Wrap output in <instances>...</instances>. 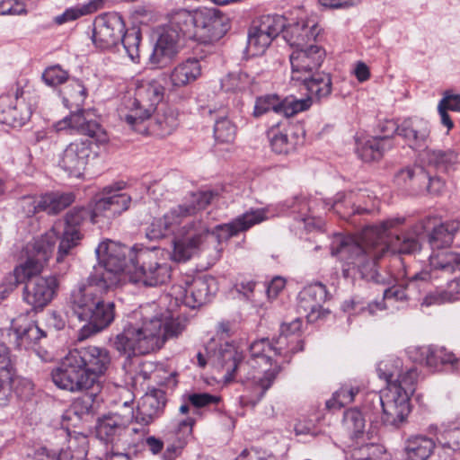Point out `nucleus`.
<instances>
[{
	"label": "nucleus",
	"mask_w": 460,
	"mask_h": 460,
	"mask_svg": "<svg viewBox=\"0 0 460 460\" xmlns=\"http://www.w3.org/2000/svg\"><path fill=\"white\" fill-rule=\"evenodd\" d=\"M184 328V321L172 311L157 312L155 304H147L131 313L122 332L114 337L112 346L128 358L146 355L160 349Z\"/></svg>",
	"instance_id": "1"
},
{
	"label": "nucleus",
	"mask_w": 460,
	"mask_h": 460,
	"mask_svg": "<svg viewBox=\"0 0 460 460\" xmlns=\"http://www.w3.org/2000/svg\"><path fill=\"white\" fill-rule=\"evenodd\" d=\"M404 222V217L396 216L366 228L360 236L337 234L332 243L331 252L343 262V277H354L358 273L367 281L382 282L376 261L388 252L387 233Z\"/></svg>",
	"instance_id": "2"
},
{
	"label": "nucleus",
	"mask_w": 460,
	"mask_h": 460,
	"mask_svg": "<svg viewBox=\"0 0 460 460\" xmlns=\"http://www.w3.org/2000/svg\"><path fill=\"white\" fill-rule=\"evenodd\" d=\"M249 350L252 367V372H249L247 376L252 388L250 402L256 405L271 387L280 372L281 364L289 362L293 354L303 350V341H293L280 332L272 341L261 339L253 341Z\"/></svg>",
	"instance_id": "3"
},
{
	"label": "nucleus",
	"mask_w": 460,
	"mask_h": 460,
	"mask_svg": "<svg viewBox=\"0 0 460 460\" xmlns=\"http://www.w3.org/2000/svg\"><path fill=\"white\" fill-rule=\"evenodd\" d=\"M110 352L88 346L70 350L50 373L54 385L64 391L78 394L92 389L111 366Z\"/></svg>",
	"instance_id": "4"
},
{
	"label": "nucleus",
	"mask_w": 460,
	"mask_h": 460,
	"mask_svg": "<svg viewBox=\"0 0 460 460\" xmlns=\"http://www.w3.org/2000/svg\"><path fill=\"white\" fill-rule=\"evenodd\" d=\"M378 376L387 386L379 396L385 424L399 427L408 417L410 398L416 389L419 372L415 367L403 368L402 359L389 358L379 362Z\"/></svg>",
	"instance_id": "5"
},
{
	"label": "nucleus",
	"mask_w": 460,
	"mask_h": 460,
	"mask_svg": "<svg viewBox=\"0 0 460 460\" xmlns=\"http://www.w3.org/2000/svg\"><path fill=\"white\" fill-rule=\"evenodd\" d=\"M104 288L99 283L85 280L79 283L70 295L71 307L80 321L86 323L80 329L78 340L84 341L107 328L115 317L114 304L105 302Z\"/></svg>",
	"instance_id": "6"
},
{
	"label": "nucleus",
	"mask_w": 460,
	"mask_h": 460,
	"mask_svg": "<svg viewBox=\"0 0 460 460\" xmlns=\"http://www.w3.org/2000/svg\"><path fill=\"white\" fill-rule=\"evenodd\" d=\"M217 195L213 190L191 192L182 203L172 208L162 217L154 219L146 230V237L150 240L167 236L180 238L197 232L199 225L205 223L191 217L205 209Z\"/></svg>",
	"instance_id": "7"
},
{
	"label": "nucleus",
	"mask_w": 460,
	"mask_h": 460,
	"mask_svg": "<svg viewBox=\"0 0 460 460\" xmlns=\"http://www.w3.org/2000/svg\"><path fill=\"white\" fill-rule=\"evenodd\" d=\"M165 28L181 39L209 44L226 34L228 24L226 17L216 9H178L169 13Z\"/></svg>",
	"instance_id": "8"
},
{
	"label": "nucleus",
	"mask_w": 460,
	"mask_h": 460,
	"mask_svg": "<svg viewBox=\"0 0 460 460\" xmlns=\"http://www.w3.org/2000/svg\"><path fill=\"white\" fill-rule=\"evenodd\" d=\"M63 103L72 111L69 115L53 124L56 132H76L93 138L97 145L109 142V135L102 126L93 119L89 110L82 109L87 96V91L83 83L73 79L61 90Z\"/></svg>",
	"instance_id": "9"
},
{
	"label": "nucleus",
	"mask_w": 460,
	"mask_h": 460,
	"mask_svg": "<svg viewBox=\"0 0 460 460\" xmlns=\"http://www.w3.org/2000/svg\"><path fill=\"white\" fill-rule=\"evenodd\" d=\"M133 251L134 246L129 248L111 240L102 242L95 249L98 265L86 280L99 283L104 288L116 287L122 281L124 273L128 278L131 275Z\"/></svg>",
	"instance_id": "10"
},
{
	"label": "nucleus",
	"mask_w": 460,
	"mask_h": 460,
	"mask_svg": "<svg viewBox=\"0 0 460 460\" xmlns=\"http://www.w3.org/2000/svg\"><path fill=\"white\" fill-rule=\"evenodd\" d=\"M58 239L57 226L45 234L34 240L28 248V258L7 274L0 285L1 298L13 291L19 284L31 281L39 275L50 258L57 240Z\"/></svg>",
	"instance_id": "11"
},
{
	"label": "nucleus",
	"mask_w": 460,
	"mask_h": 460,
	"mask_svg": "<svg viewBox=\"0 0 460 460\" xmlns=\"http://www.w3.org/2000/svg\"><path fill=\"white\" fill-rule=\"evenodd\" d=\"M164 97V87L156 81H140L136 84L133 97H128L119 108V116L132 129L145 133L144 123Z\"/></svg>",
	"instance_id": "12"
},
{
	"label": "nucleus",
	"mask_w": 460,
	"mask_h": 460,
	"mask_svg": "<svg viewBox=\"0 0 460 460\" xmlns=\"http://www.w3.org/2000/svg\"><path fill=\"white\" fill-rule=\"evenodd\" d=\"M131 257L134 262L129 280L145 286L155 287L165 284L171 278L172 268L158 257V250L143 244H135Z\"/></svg>",
	"instance_id": "13"
},
{
	"label": "nucleus",
	"mask_w": 460,
	"mask_h": 460,
	"mask_svg": "<svg viewBox=\"0 0 460 460\" xmlns=\"http://www.w3.org/2000/svg\"><path fill=\"white\" fill-rule=\"evenodd\" d=\"M31 87L18 83L15 92L0 96V122L13 128L22 127L31 118L36 105Z\"/></svg>",
	"instance_id": "14"
},
{
	"label": "nucleus",
	"mask_w": 460,
	"mask_h": 460,
	"mask_svg": "<svg viewBox=\"0 0 460 460\" xmlns=\"http://www.w3.org/2000/svg\"><path fill=\"white\" fill-rule=\"evenodd\" d=\"M209 361L212 365L217 367L222 368L225 373L226 380H232L234 374L239 371L243 373L245 376V386L249 393L246 395L241 396V403L243 405H252L250 400L252 396V388L249 385L248 373L252 372V367L250 365V358L247 362H243L242 352L238 351L237 348L231 343H225L221 345L217 350H215L209 355Z\"/></svg>",
	"instance_id": "15"
},
{
	"label": "nucleus",
	"mask_w": 460,
	"mask_h": 460,
	"mask_svg": "<svg viewBox=\"0 0 460 460\" xmlns=\"http://www.w3.org/2000/svg\"><path fill=\"white\" fill-rule=\"evenodd\" d=\"M215 279L211 277H185L181 284L172 288V296L190 308L199 307L215 293Z\"/></svg>",
	"instance_id": "16"
},
{
	"label": "nucleus",
	"mask_w": 460,
	"mask_h": 460,
	"mask_svg": "<svg viewBox=\"0 0 460 460\" xmlns=\"http://www.w3.org/2000/svg\"><path fill=\"white\" fill-rule=\"evenodd\" d=\"M325 56V49L318 44L293 49L289 55L291 82L300 84L301 81L310 78L322 66Z\"/></svg>",
	"instance_id": "17"
},
{
	"label": "nucleus",
	"mask_w": 460,
	"mask_h": 460,
	"mask_svg": "<svg viewBox=\"0 0 460 460\" xmlns=\"http://www.w3.org/2000/svg\"><path fill=\"white\" fill-rule=\"evenodd\" d=\"M285 18L278 14L263 15L254 24L248 34V51L252 56H261L270 47L272 40L283 31Z\"/></svg>",
	"instance_id": "18"
},
{
	"label": "nucleus",
	"mask_w": 460,
	"mask_h": 460,
	"mask_svg": "<svg viewBox=\"0 0 460 460\" xmlns=\"http://www.w3.org/2000/svg\"><path fill=\"white\" fill-rule=\"evenodd\" d=\"M96 156L92 150V142L76 139L69 143L59 155L58 165L69 176L80 178L84 175L90 160Z\"/></svg>",
	"instance_id": "19"
},
{
	"label": "nucleus",
	"mask_w": 460,
	"mask_h": 460,
	"mask_svg": "<svg viewBox=\"0 0 460 460\" xmlns=\"http://www.w3.org/2000/svg\"><path fill=\"white\" fill-rule=\"evenodd\" d=\"M124 31L125 23L119 13L99 15L93 23V42L99 49H110L120 41Z\"/></svg>",
	"instance_id": "20"
},
{
	"label": "nucleus",
	"mask_w": 460,
	"mask_h": 460,
	"mask_svg": "<svg viewBox=\"0 0 460 460\" xmlns=\"http://www.w3.org/2000/svg\"><path fill=\"white\" fill-rule=\"evenodd\" d=\"M385 129L396 132L413 149L423 147L430 133L429 122L418 117L404 119L400 124L388 120L385 122Z\"/></svg>",
	"instance_id": "21"
},
{
	"label": "nucleus",
	"mask_w": 460,
	"mask_h": 460,
	"mask_svg": "<svg viewBox=\"0 0 460 460\" xmlns=\"http://www.w3.org/2000/svg\"><path fill=\"white\" fill-rule=\"evenodd\" d=\"M323 29L314 18H301L291 22L281 31L284 40L293 49L318 44Z\"/></svg>",
	"instance_id": "22"
},
{
	"label": "nucleus",
	"mask_w": 460,
	"mask_h": 460,
	"mask_svg": "<svg viewBox=\"0 0 460 460\" xmlns=\"http://www.w3.org/2000/svg\"><path fill=\"white\" fill-rule=\"evenodd\" d=\"M87 218L91 219V210L83 207L74 208L66 214L63 234L58 245V261H62L70 250L78 244L82 238L79 226Z\"/></svg>",
	"instance_id": "23"
},
{
	"label": "nucleus",
	"mask_w": 460,
	"mask_h": 460,
	"mask_svg": "<svg viewBox=\"0 0 460 460\" xmlns=\"http://www.w3.org/2000/svg\"><path fill=\"white\" fill-rule=\"evenodd\" d=\"M134 419V411L119 414L118 412L104 415L100 418L96 425L97 438L106 444L123 448L125 425Z\"/></svg>",
	"instance_id": "24"
},
{
	"label": "nucleus",
	"mask_w": 460,
	"mask_h": 460,
	"mask_svg": "<svg viewBox=\"0 0 460 460\" xmlns=\"http://www.w3.org/2000/svg\"><path fill=\"white\" fill-rule=\"evenodd\" d=\"M58 280L55 276L36 278L24 288V300L34 310H42L57 295Z\"/></svg>",
	"instance_id": "25"
},
{
	"label": "nucleus",
	"mask_w": 460,
	"mask_h": 460,
	"mask_svg": "<svg viewBox=\"0 0 460 460\" xmlns=\"http://www.w3.org/2000/svg\"><path fill=\"white\" fill-rule=\"evenodd\" d=\"M267 210L264 208L251 209L237 217L227 224L217 225L212 231L218 242L227 241L239 233L249 230L253 226L267 219Z\"/></svg>",
	"instance_id": "26"
},
{
	"label": "nucleus",
	"mask_w": 460,
	"mask_h": 460,
	"mask_svg": "<svg viewBox=\"0 0 460 460\" xmlns=\"http://www.w3.org/2000/svg\"><path fill=\"white\" fill-rule=\"evenodd\" d=\"M411 353L413 360L429 367L437 368L442 366L456 370L460 365V359L445 347L422 346L414 349Z\"/></svg>",
	"instance_id": "27"
},
{
	"label": "nucleus",
	"mask_w": 460,
	"mask_h": 460,
	"mask_svg": "<svg viewBox=\"0 0 460 460\" xmlns=\"http://www.w3.org/2000/svg\"><path fill=\"white\" fill-rule=\"evenodd\" d=\"M202 75L200 61L189 58L175 65L168 74L167 85L170 91H178L195 83Z\"/></svg>",
	"instance_id": "28"
},
{
	"label": "nucleus",
	"mask_w": 460,
	"mask_h": 460,
	"mask_svg": "<svg viewBox=\"0 0 460 460\" xmlns=\"http://www.w3.org/2000/svg\"><path fill=\"white\" fill-rule=\"evenodd\" d=\"M326 287L315 282L305 287L298 296V309L303 311L309 322L316 321L321 316L322 305L327 299Z\"/></svg>",
	"instance_id": "29"
},
{
	"label": "nucleus",
	"mask_w": 460,
	"mask_h": 460,
	"mask_svg": "<svg viewBox=\"0 0 460 460\" xmlns=\"http://www.w3.org/2000/svg\"><path fill=\"white\" fill-rule=\"evenodd\" d=\"M180 40L178 34L164 27L149 57V64L155 68L164 67L169 64L179 52Z\"/></svg>",
	"instance_id": "30"
},
{
	"label": "nucleus",
	"mask_w": 460,
	"mask_h": 460,
	"mask_svg": "<svg viewBox=\"0 0 460 460\" xmlns=\"http://www.w3.org/2000/svg\"><path fill=\"white\" fill-rule=\"evenodd\" d=\"M209 233L210 227L207 224H199L197 232L186 237L173 238L172 259L178 262L190 260Z\"/></svg>",
	"instance_id": "31"
},
{
	"label": "nucleus",
	"mask_w": 460,
	"mask_h": 460,
	"mask_svg": "<svg viewBox=\"0 0 460 460\" xmlns=\"http://www.w3.org/2000/svg\"><path fill=\"white\" fill-rule=\"evenodd\" d=\"M164 406L165 401L161 392L146 394L142 397L134 419L138 424L148 425L160 416Z\"/></svg>",
	"instance_id": "32"
},
{
	"label": "nucleus",
	"mask_w": 460,
	"mask_h": 460,
	"mask_svg": "<svg viewBox=\"0 0 460 460\" xmlns=\"http://www.w3.org/2000/svg\"><path fill=\"white\" fill-rule=\"evenodd\" d=\"M271 149L277 154H288L296 145L293 127L289 123H279L268 130Z\"/></svg>",
	"instance_id": "33"
},
{
	"label": "nucleus",
	"mask_w": 460,
	"mask_h": 460,
	"mask_svg": "<svg viewBox=\"0 0 460 460\" xmlns=\"http://www.w3.org/2000/svg\"><path fill=\"white\" fill-rule=\"evenodd\" d=\"M459 230L460 221L458 220L446 221L436 226L429 234V243L432 251L448 248Z\"/></svg>",
	"instance_id": "34"
},
{
	"label": "nucleus",
	"mask_w": 460,
	"mask_h": 460,
	"mask_svg": "<svg viewBox=\"0 0 460 460\" xmlns=\"http://www.w3.org/2000/svg\"><path fill=\"white\" fill-rule=\"evenodd\" d=\"M435 447L434 440L427 436H411L405 442L406 460H427Z\"/></svg>",
	"instance_id": "35"
},
{
	"label": "nucleus",
	"mask_w": 460,
	"mask_h": 460,
	"mask_svg": "<svg viewBox=\"0 0 460 460\" xmlns=\"http://www.w3.org/2000/svg\"><path fill=\"white\" fill-rule=\"evenodd\" d=\"M15 343L19 349H32L39 341L46 336L35 323H27L24 325L13 324Z\"/></svg>",
	"instance_id": "36"
},
{
	"label": "nucleus",
	"mask_w": 460,
	"mask_h": 460,
	"mask_svg": "<svg viewBox=\"0 0 460 460\" xmlns=\"http://www.w3.org/2000/svg\"><path fill=\"white\" fill-rule=\"evenodd\" d=\"M386 142H388L387 137L358 139L356 152L364 162L379 160Z\"/></svg>",
	"instance_id": "37"
},
{
	"label": "nucleus",
	"mask_w": 460,
	"mask_h": 460,
	"mask_svg": "<svg viewBox=\"0 0 460 460\" xmlns=\"http://www.w3.org/2000/svg\"><path fill=\"white\" fill-rule=\"evenodd\" d=\"M422 160L428 165L438 171L447 172L458 160V155L454 150L426 149L422 154Z\"/></svg>",
	"instance_id": "38"
},
{
	"label": "nucleus",
	"mask_w": 460,
	"mask_h": 460,
	"mask_svg": "<svg viewBox=\"0 0 460 460\" xmlns=\"http://www.w3.org/2000/svg\"><path fill=\"white\" fill-rule=\"evenodd\" d=\"M430 267L447 273L460 270V253L447 249L432 251L429 256Z\"/></svg>",
	"instance_id": "39"
},
{
	"label": "nucleus",
	"mask_w": 460,
	"mask_h": 460,
	"mask_svg": "<svg viewBox=\"0 0 460 460\" xmlns=\"http://www.w3.org/2000/svg\"><path fill=\"white\" fill-rule=\"evenodd\" d=\"M348 454L351 460H390V456L378 444L367 443L358 445V442L349 446Z\"/></svg>",
	"instance_id": "40"
},
{
	"label": "nucleus",
	"mask_w": 460,
	"mask_h": 460,
	"mask_svg": "<svg viewBox=\"0 0 460 460\" xmlns=\"http://www.w3.org/2000/svg\"><path fill=\"white\" fill-rule=\"evenodd\" d=\"M309 93L317 99L329 96L332 93V78L327 73H314L305 81H301Z\"/></svg>",
	"instance_id": "41"
},
{
	"label": "nucleus",
	"mask_w": 460,
	"mask_h": 460,
	"mask_svg": "<svg viewBox=\"0 0 460 460\" xmlns=\"http://www.w3.org/2000/svg\"><path fill=\"white\" fill-rule=\"evenodd\" d=\"M102 4L103 0H91L87 4L67 8L62 14L55 17V22L61 25L68 22L75 21L82 16L95 13L102 7Z\"/></svg>",
	"instance_id": "42"
},
{
	"label": "nucleus",
	"mask_w": 460,
	"mask_h": 460,
	"mask_svg": "<svg viewBox=\"0 0 460 460\" xmlns=\"http://www.w3.org/2000/svg\"><path fill=\"white\" fill-rule=\"evenodd\" d=\"M342 426L352 440L358 439L364 433L366 420L359 410L349 409L344 412Z\"/></svg>",
	"instance_id": "43"
},
{
	"label": "nucleus",
	"mask_w": 460,
	"mask_h": 460,
	"mask_svg": "<svg viewBox=\"0 0 460 460\" xmlns=\"http://www.w3.org/2000/svg\"><path fill=\"white\" fill-rule=\"evenodd\" d=\"M177 126V115L172 109L165 108L156 113L153 130L157 135L165 137L172 134Z\"/></svg>",
	"instance_id": "44"
},
{
	"label": "nucleus",
	"mask_w": 460,
	"mask_h": 460,
	"mask_svg": "<svg viewBox=\"0 0 460 460\" xmlns=\"http://www.w3.org/2000/svg\"><path fill=\"white\" fill-rule=\"evenodd\" d=\"M44 211L49 214H57L67 208L75 200V195L72 192L67 193H47L42 195Z\"/></svg>",
	"instance_id": "45"
},
{
	"label": "nucleus",
	"mask_w": 460,
	"mask_h": 460,
	"mask_svg": "<svg viewBox=\"0 0 460 460\" xmlns=\"http://www.w3.org/2000/svg\"><path fill=\"white\" fill-rule=\"evenodd\" d=\"M252 84V78L244 72L230 73L221 80V87L226 92L245 91Z\"/></svg>",
	"instance_id": "46"
},
{
	"label": "nucleus",
	"mask_w": 460,
	"mask_h": 460,
	"mask_svg": "<svg viewBox=\"0 0 460 460\" xmlns=\"http://www.w3.org/2000/svg\"><path fill=\"white\" fill-rule=\"evenodd\" d=\"M431 275L429 271H421L412 276L408 283L407 288L412 294L411 299L420 301L430 288Z\"/></svg>",
	"instance_id": "47"
},
{
	"label": "nucleus",
	"mask_w": 460,
	"mask_h": 460,
	"mask_svg": "<svg viewBox=\"0 0 460 460\" xmlns=\"http://www.w3.org/2000/svg\"><path fill=\"white\" fill-rule=\"evenodd\" d=\"M358 393V388L342 385L332 394V397L326 402V406L330 410H340L341 407L351 403Z\"/></svg>",
	"instance_id": "48"
},
{
	"label": "nucleus",
	"mask_w": 460,
	"mask_h": 460,
	"mask_svg": "<svg viewBox=\"0 0 460 460\" xmlns=\"http://www.w3.org/2000/svg\"><path fill=\"white\" fill-rule=\"evenodd\" d=\"M120 41L129 58L133 62H137L139 58V44L141 41L140 31L136 28L124 31Z\"/></svg>",
	"instance_id": "49"
},
{
	"label": "nucleus",
	"mask_w": 460,
	"mask_h": 460,
	"mask_svg": "<svg viewBox=\"0 0 460 460\" xmlns=\"http://www.w3.org/2000/svg\"><path fill=\"white\" fill-rule=\"evenodd\" d=\"M312 105L310 97L305 99L285 98L280 100L279 114L290 118L308 110Z\"/></svg>",
	"instance_id": "50"
},
{
	"label": "nucleus",
	"mask_w": 460,
	"mask_h": 460,
	"mask_svg": "<svg viewBox=\"0 0 460 460\" xmlns=\"http://www.w3.org/2000/svg\"><path fill=\"white\" fill-rule=\"evenodd\" d=\"M13 376V369L9 349L6 346L0 344V391L10 386Z\"/></svg>",
	"instance_id": "51"
},
{
	"label": "nucleus",
	"mask_w": 460,
	"mask_h": 460,
	"mask_svg": "<svg viewBox=\"0 0 460 460\" xmlns=\"http://www.w3.org/2000/svg\"><path fill=\"white\" fill-rule=\"evenodd\" d=\"M236 135V128L227 118H220L216 120L214 136L217 142L232 143Z\"/></svg>",
	"instance_id": "52"
},
{
	"label": "nucleus",
	"mask_w": 460,
	"mask_h": 460,
	"mask_svg": "<svg viewBox=\"0 0 460 460\" xmlns=\"http://www.w3.org/2000/svg\"><path fill=\"white\" fill-rule=\"evenodd\" d=\"M280 99L278 95H266L256 100L253 115L260 117L270 111L279 114Z\"/></svg>",
	"instance_id": "53"
},
{
	"label": "nucleus",
	"mask_w": 460,
	"mask_h": 460,
	"mask_svg": "<svg viewBox=\"0 0 460 460\" xmlns=\"http://www.w3.org/2000/svg\"><path fill=\"white\" fill-rule=\"evenodd\" d=\"M110 204V214L117 217L126 211L130 204L131 198L126 193H108L106 195Z\"/></svg>",
	"instance_id": "54"
},
{
	"label": "nucleus",
	"mask_w": 460,
	"mask_h": 460,
	"mask_svg": "<svg viewBox=\"0 0 460 460\" xmlns=\"http://www.w3.org/2000/svg\"><path fill=\"white\" fill-rule=\"evenodd\" d=\"M43 197L40 196H26L22 197L19 201V206L26 217H32L35 214L44 211Z\"/></svg>",
	"instance_id": "55"
},
{
	"label": "nucleus",
	"mask_w": 460,
	"mask_h": 460,
	"mask_svg": "<svg viewBox=\"0 0 460 460\" xmlns=\"http://www.w3.org/2000/svg\"><path fill=\"white\" fill-rule=\"evenodd\" d=\"M412 294L407 288V284H398L384 290L383 298L385 302H406L411 299Z\"/></svg>",
	"instance_id": "56"
},
{
	"label": "nucleus",
	"mask_w": 460,
	"mask_h": 460,
	"mask_svg": "<svg viewBox=\"0 0 460 460\" xmlns=\"http://www.w3.org/2000/svg\"><path fill=\"white\" fill-rule=\"evenodd\" d=\"M437 440L443 447L456 450L460 447V428L447 429L438 433Z\"/></svg>",
	"instance_id": "57"
},
{
	"label": "nucleus",
	"mask_w": 460,
	"mask_h": 460,
	"mask_svg": "<svg viewBox=\"0 0 460 460\" xmlns=\"http://www.w3.org/2000/svg\"><path fill=\"white\" fill-rule=\"evenodd\" d=\"M42 78L46 84L49 86H57L65 83L68 78L66 71L61 68L60 66H53L48 67L42 74Z\"/></svg>",
	"instance_id": "58"
},
{
	"label": "nucleus",
	"mask_w": 460,
	"mask_h": 460,
	"mask_svg": "<svg viewBox=\"0 0 460 460\" xmlns=\"http://www.w3.org/2000/svg\"><path fill=\"white\" fill-rule=\"evenodd\" d=\"M344 195L341 193H338L336 196L335 200L330 204L332 209L334 210L335 213L340 215L342 218H348L353 214H363L367 212L366 208H360L358 207L355 208V206H351L349 208H347L342 201V199H344Z\"/></svg>",
	"instance_id": "59"
},
{
	"label": "nucleus",
	"mask_w": 460,
	"mask_h": 460,
	"mask_svg": "<svg viewBox=\"0 0 460 460\" xmlns=\"http://www.w3.org/2000/svg\"><path fill=\"white\" fill-rule=\"evenodd\" d=\"M188 402L195 408H204L217 404L220 397L208 393H192L187 395Z\"/></svg>",
	"instance_id": "60"
},
{
	"label": "nucleus",
	"mask_w": 460,
	"mask_h": 460,
	"mask_svg": "<svg viewBox=\"0 0 460 460\" xmlns=\"http://www.w3.org/2000/svg\"><path fill=\"white\" fill-rule=\"evenodd\" d=\"M145 433V429L136 427L132 420L127 423L124 429L123 448H130L135 446L144 437Z\"/></svg>",
	"instance_id": "61"
},
{
	"label": "nucleus",
	"mask_w": 460,
	"mask_h": 460,
	"mask_svg": "<svg viewBox=\"0 0 460 460\" xmlns=\"http://www.w3.org/2000/svg\"><path fill=\"white\" fill-rule=\"evenodd\" d=\"M85 457L86 450L84 447L79 446L76 443H70L67 447L60 451L58 460H84Z\"/></svg>",
	"instance_id": "62"
},
{
	"label": "nucleus",
	"mask_w": 460,
	"mask_h": 460,
	"mask_svg": "<svg viewBox=\"0 0 460 460\" xmlns=\"http://www.w3.org/2000/svg\"><path fill=\"white\" fill-rule=\"evenodd\" d=\"M27 10L18 0H0V15H23Z\"/></svg>",
	"instance_id": "63"
},
{
	"label": "nucleus",
	"mask_w": 460,
	"mask_h": 460,
	"mask_svg": "<svg viewBox=\"0 0 460 460\" xmlns=\"http://www.w3.org/2000/svg\"><path fill=\"white\" fill-rule=\"evenodd\" d=\"M110 204L107 197L104 196L97 199L91 209V221L93 223L98 222V217H103L106 218H113L114 215L110 214Z\"/></svg>",
	"instance_id": "64"
}]
</instances>
